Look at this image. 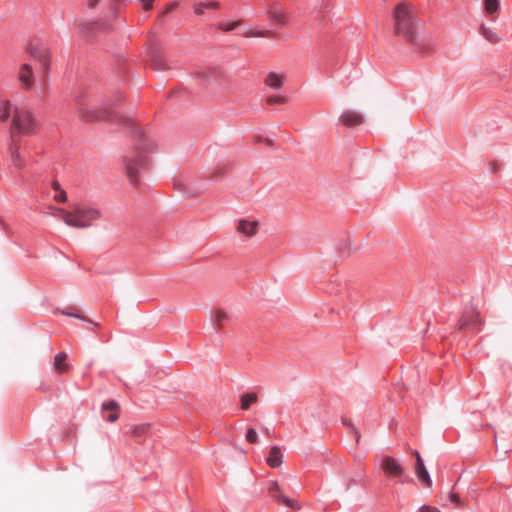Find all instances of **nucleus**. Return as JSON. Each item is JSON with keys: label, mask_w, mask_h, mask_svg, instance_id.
Instances as JSON below:
<instances>
[{"label": "nucleus", "mask_w": 512, "mask_h": 512, "mask_svg": "<svg viewBox=\"0 0 512 512\" xmlns=\"http://www.w3.org/2000/svg\"><path fill=\"white\" fill-rule=\"evenodd\" d=\"M148 56L150 57L155 69L164 70L166 69V63L164 61L163 55L158 47L157 43L154 41H149V45L147 48Z\"/></svg>", "instance_id": "f8f14e48"}, {"label": "nucleus", "mask_w": 512, "mask_h": 512, "mask_svg": "<svg viewBox=\"0 0 512 512\" xmlns=\"http://www.w3.org/2000/svg\"><path fill=\"white\" fill-rule=\"evenodd\" d=\"M103 419L107 422H115L119 418L120 406L115 400H109L101 406Z\"/></svg>", "instance_id": "4468645a"}, {"label": "nucleus", "mask_w": 512, "mask_h": 512, "mask_svg": "<svg viewBox=\"0 0 512 512\" xmlns=\"http://www.w3.org/2000/svg\"><path fill=\"white\" fill-rule=\"evenodd\" d=\"M61 313H62L63 315H65V316H67V317H73V318H76V319H80V320H82V321H85V322H87V323L91 324L94 328L99 327V324H98V323L94 322L93 320H91V319L87 318V317H86V316H84V315H81V314H80V313H78V312H72V311H70V310H68V309H67V310H63Z\"/></svg>", "instance_id": "a878e982"}, {"label": "nucleus", "mask_w": 512, "mask_h": 512, "mask_svg": "<svg viewBox=\"0 0 512 512\" xmlns=\"http://www.w3.org/2000/svg\"><path fill=\"white\" fill-rule=\"evenodd\" d=\"M101 0H87V6L89 9H95Z\"/></svg>", "instance_id": "58836bf2"}, {"label": "nucleus", "mask_w": 512, "mask_h": 512, "mask_svg": "<svg viewBox=\"0 0 512 512\" xmlns=\"http://www.w3.org/2000/svg\"><path fill=\"white\" fill-rule=\"evenodd\" d=\"M257 227V221L242 219L238 222L237 231L241 234L251 237L256 233Z\"/></svg>", "instance_id": "6ab92c4d"}, {"label": "nucleus", "mask_w": 512, "mask_h": 512, "mask_svg": "<svg viewBox=\"0 0 512 512\" xmlns=\"http://www.w3.org/2000/svg\"><path fill=\"white\" fill-rule=\"evenodd\" d=\"M267 464L271 468H277L282 464V453L279 447L273 446L267 457Z\"/></svg>", "instance_id": "412c9836"}, {"label": "nucleus", "mask_w": 512, "mask_h": 512, "mask_svg": "<svg viewBox=\"0 0 512 512\" xmlns=\"http://www.w3.org/2000/svg\"><path fill=\"white\" fill-rule=\"evenodd\" d=\"M29 53L31 57L39 63V69L43 74V78H45L50 69L51 62L49 49L39 43H36L30 45Z\"/></svg>", "instance_id": "6e6552de"}, {"label": "nucleus", "mask_w": 512, "mask_h": 512, "mask_svg": "<svg viewBox=\"0 0 512 512\" xmlns=\"http://www.w3.org/2000/svg\"><path fill=\"white\" fill-rule=\"evenodd\" d=\"M482 325L480 314L473 306L463 310L457 323L460 331L471 333H479L482 330Z\"/></svg>", "instance_id": "423d86ee"}, {"label": "nucleus", "mask_w": 512, "mask_h": 512, "mask_svg": "<svg viewBox=\"0 0 512 512\" xmlns=\"http://www.w3.org/2000/svg\"><path fill=\"white\" fill-rule=\"evenodd\" d=\"M268 16L271 24L273 25H285L286 24V15L283 12V9L280 4H273L268 9Z\"/></svg>", "instance_id": "f3484780"}, {"label": "nucleus", "mask_w": 512, "mask_h": 512, "mask_svg": "<svg viewBox=\"0 0 512 512\" xmlns=\"http://www.w3.org/2000/svg\"><path fill=\"white\" fill-rule=\"evenodd\" d=\"M272 35V31L270 30H263V31H249L244 33L245 37H269Z\"/></svg>", "instance_id": "7c9ffc66"}, {"label": "nucleus", "mask_w": 512, "mask_h": 512, "mask_svg": "<svg viewBox=\"0 0 512 512\" xmlns=\"http://www.w3.org/2000/svg\"><path fill=\"white\" fill-rule=\"evenodd\" d=\"M114 98H115V102L119 103V102H122L125 99V95L122 92H117L115 94Z\"/></svg>", "instance_id": "a19ab883"}, {"label": "nucleus", "mask_w": 512, "mask_h": 512, "mask_svg": "<svg viewBox=\"0 0 512 512\" xmlns=\"http://www.w3.org/2000/svg\"><path fill=\"white\" fill-rule=\"evenodd\" d=\"M257 394L254 392L245 393L241 396L240 407L242 410H248L250 406L257 401Z\"/></svg>", "instance_id": "393cba45"}, {"label": "nucleus", "mask_w": 512, "mask_h": 512, "mask_svg": "<svg viewBox=\"0 0 512 512\" xmlns=\"http://www.w3.org/2000/svg\"><path fill=\"white\" fill-rule=\"evenodd\" d=\"M232 321V317L224 309L218 308L211 313V322L214 330L219 333Z\"/></svg>", "instance_id": "1a4fd4ad"}, {"label": "nucleus", "mask_w": 512, "mask_h": 512, "mask_svg": "<svg viewBox=\"0 0 512 512\" xmlns=\"http://www.w3.org/2000/svg\"><path fill=\"white\" fill-rule=\"evenodd\" d=\"M18 80L23 89H31L34 84V73L31 65L24 63L20 66L18 72Z\"/></svg>", "instance_id": "ddd939ff"}, {"label": "nucleus", "mask_w": 512, "mask_h": 512, "mask_svg": "<svg viewBox=\"0 0 512 512\" xmlns=\"http://www.w3.org/2000/svg\"><path fill=\"white\" fill-rule=\"evenodd\" d=\"M177 7V3L176 2H171V3H168L166 6H165V9L163 10L162 12V16L164 15H167L169 13H171L172 11H174Z\"/></svg>", "instance_id": "c9c22d12"}, {"label": "nucleus", "mask_w": 512, "mask_h": 512, "mask_svg": "<svg viewBox=\"0 0 512 512\" xmlns=\"http://www.w3.org/2000/svg\"><path fill=\"white\" fill-rule=\"evenodd\" d=\"M419 512H440L436 507L424 505L419 509Z\"/></svg>", "instance_id": "4c0bfd02"}, {"label": "nucleus", "mask_w": 512, "mask_h": 512, "mask_svg": "<svg viewBox=\"0 0 512 512\" xmlns=\"http://www.w3.org/2000/svg\"><path fill=\"white\" fill-rule=\"evenodd\" d=\"M241 24V21H232V22H224L220 21L217 23V28L222 31H232L235 30L237 27H239Z\"/></svg>", "instance_id": "c85d7f7f"}, {"label": "nucleus", "mask_w": 512, "mask_h": 512, "mask_svg": "<svg viewBox=\"0 0 512 512\" xmlns=\"http://www.w3.org/2000/svg\"><path fill=\"white\" fill-rule=\"evenodd\" d=\"M284 78H285V76L283 74L270 72L266 76L264 83L271 88L277 89L283 85Z\"/></svg>", "instance_id": "4be33fe9"}, {"label": "nucleus", "mask_w": 512, "mask_h": 512, "mask_svg": "<svg viewBox=\"0 0 512 512\" xmlns=\"http://www.w3.org/2000/svg\"><path fill=\"white\" fill-rule=\"evenodd\" d=\"M122 5L123 0H109L108 14L105 15L100 21L81 23L79 26L81 32L85 35H89L100 30H108L112 28L113 20L116 19Z\"/></svg>", "instance_id": "39448f33"}, {"label": "nucleus", "mask_w": 512, "mask_h": 512, "mask_svg": "<svg viewBox=\"0 0 512 512\" xmlns=\"http://www.w3.org/2000/svg\"><path fill=\"white\" fill-rule=\"evenodd\" d=\"M52 187H53V189H54L55 191L60 190V184H59V182H58V181H53V183H52Z\"/></svg>", "instance_id": "79ce46f5"}, {"label": "nucleus", "mask_w": 512, "mask_h": 512, "mask_svg": "<svg viewBox=\"0 0 512 512\" xmlns=\"http://www.w3.org/2000/svg\"><path fill=\"white\" fill-rule=\"evenodd\" d=\"M492 172L493 173H496L497 172V166L495 163L492 164Z\"/></svg>", "instance_id": "37998d69"}, {"label": "nucleus", "mask_w": 512, "mask_h": 512, "mask_svg": "<svg viewBox=\"0 0 512 512\" xmlns=\"http://www.w3.org/2000/svg\"><path fill=\"white\" fill-rule=\"evenodd\" d=\"M448 499L455 506H461L462 505V501H461L459 495L457 493H454L453 491H451L449 493Z\"/></svg>", "instance_id": "72a5a7b5"}, {"label": "nucleus", "mask_w": 512, "mask_h": 512, "mask_svg": "<svg viewBox=\"0 0 512 512\" xmlns=\"http://www.w3.org/2000/svg\"><path fill=\"white\" fill-rule=\"evenodd\" d=\"M8 151L10 154L11 164L15 168L22 169L26 166V159L20 152V144L18 139H12Z\"/></svg>", "instance_id": "9b49d317"}, {"label": "nucleus", "mask_w": 512, "mask_h": 512, "mask_svg": "<svg viewBox=\"0 0 512 512\" xmlns=\"http://www.w3.org/2000/svg\"><path fill=\"white\" fill-rule=\"evenodd\" d=\"M199 76L203 79H208L210 77L217 79L222 76V71L217 68H208V69L200 72Z\"/></svg>", "instance_id": "cd10ccee"}, {"label": "nucleus", "mask_w": 512, "mask_h": 512, "mask_svg": "<svg viewBox=\"0 0 512 512\" xmlns=\"http://www.w3.org/2000/svg\"><path fill=\"white\" fill-rule=\"evenodd\" d=\"M149 429H150V424L134 425V426L131 427L130 433L134 437H141V436L147 434Z\"/></svg>", "instance_id": "bb28decb"}, {"label": "nucleus", "mask_w": 512, "mask_h": 512, "mask_svg": "<svg viewBox=\"0 0 512 512\" xmlns=\"http://www.w3.org/2000/svg\"><path fill=\"white\" fill-rule=\"evenodd\" d=\"M218 9H220V4L214 0L198 2L193 6V11L197 16L204 15L206 11H216Z\"/></svg>", "instance_id": "a211bd4d"}, {"label": "nucleus", "mask_w": 512, "mask_h": 512, "mask_svg": "<svg viewBox=\"0 0 512 512\" xmlns=\"http://www.w3.org/2000/svg\"><path fill=\"white\" fill-rule=\"evenodd\" d=\"M255 141L256 142H262L263 141V142H265V144L267 146H272L273 145V141L271 139H268V138L262 139L261 137L256 136L255 137Z\"/></svg>", "instance_id": "ea45409f"}, {"label": "nucleus", "mask_w": 512, "mask_h": 512, "mask_svg": "<svg viewBox=\"0 0 512 512\" xmlns=\"http://www.w3.org/2000/svg\"><path fill=\"white\" fill-rule=\"evenodd\" d=\"M414 455L416 457L415 473H416L418 479L420 480V482L424 486L430 487L432 485V480H431L430 475L424 465V461L421 458L418 451H415Z\"/></svg>", "instance_id": "2eb2a0df"}, {"label": "nucleus", "mask_w": 512, "mask_h": 512, "mask_svg": "<svg viewBox=\"0 0 512 512\" xmlns=\"http://www.w3.org/2000/svg\"><path fill=\"white\" fill-rule=\"evenodd\" d=\"M59 193H57L55 196H54V199L55 201L59 202V203H64L66 202L67 200V195H66V192L64 190H58Z\"/></svg>", "instance_id": "f704fd0d"}, {"label": "nucleus", "mask_w": 512, "mask_h": 512, "mask_svg": "<svg viewBox=\"0 0 512 512\" xmlns=\"http://www.w3.org/2000/svg\"><path fill=\"white\" fill-rule=\"evenodd\" d=\"M339 121L346 127H353L362 125L364 118L359 112L347 110L341 114Z\"/></svg>", "instance_id": "dca6fc26"}, {"label": "nucleus", "mask_w": 512, "mask_h": 512, "mask_svg": "<svg viewBox=\"0 0 512 512\" xmlns=\"http://www.w3.org/2000/svg\"><path fill=\"white\" fill-rule=\"evenodd\" d=\"M268 492L272 498H274L277 501L282 502L284 505H286L292 509H297V510L300 509V505L297 502L286 497L285 495H283L281 493L277 481L270 482L269 487H268Z\"/></svg>", "instance_id": "9d476101"}, {"label": "nucleus", "mask_w": 512, "mask_h": 512, "mask_svg": "<svg viewBox=\"0 0 512 512\" xmlns=\"http://www.w3.org/2000/svg\"><path fill=\"white\" fill-rule=\"evenodd\" d=\"M268 105H277V104H285L287 102V98L285 96H269L266 99Z\"/></svg>", "instance_id": "c756f323"}, {"label": "nucleus", "mask_w": 512, "mask_h": 512, "mask_svg": "<svg viewBox=\"0 0 512 512\" xmlns=\"http://www.w3.org/2000/svg\"><path fill=\"white\" fill-rule=\"evenodd\" d=\"M484 11L487 15L491 16L492 20L496 19L495 14L498 12L500 8L499 0H484Z\"/></svg>", "instance_id": "5701e85b"}, {"label": "nucleus", "mask_w": 512, "mask_h": 512, "mask_svg": "<svg viewBox=\"0 0 512 512\" xmlns=\"http://www.w3.org/2000/svg\"><path fill=\"white\" fill-rule=\"evenodd\" d=\"M395 34L422 52H430L433 44L430 38L422 35L423 22L416 18L409 7L398 4L394 9Z\"/></svg>", "instance_id": "f03ea898"}, {"label": "nucleus", "mask_w": 512, "mask_h": 512, "mask_svg": "<svg viewBox=\"0 0 512 512\" xmlns=\"http://www.w3.org/2000/svg\"><path fill=\"white\" fill-rule=\"evenodd\" d=\"M246 440L251 444H255L258 442V435L254 428L247 429Z\"/></svg>", "instance_id": "2f4dec72"}, {"label": "nucleus", "mask_w": 512, "mask_h": 512, "mask_svg": "<svg viewBox=\"0 0 512 512\" xmlns=\"http://www.w3.org/2000/svg\"><path fill=\"white\" fill-rule=\"evenodd\" d=\"M480 34L490 43L496 44L500 41V37L497 35V33L487 27L485 24H481L480 26Z\"/></svg>", "instance_id": "b1692460"}, {"label": "nucleus", "mask_w": 512, "mask_h": 512, "mask_svg": "<svg viewBox=\"0 0 512 512\" xmlns=\"http://www.w3.org/2000/svg\"><path fill=\"white\" fill-rule=\"evenodd\" d=\"M66 359L67 354L65 352H59L55 355L53 366L57 373L64 374L68 372L69 365L65 363Z\"/></svg>", "instance_id": "aec40b11"}, {"label": "nucleus", "mask_w": 512, "mask_h": 512, "mask_svg": "<svg viewBox=\"0 0 512 512\" xmlns=\"http://www.w3.org/2000/svg\"><path fill=\"white\" fill-rule=\"evenodd\" d=\"M9 120L12 139H17L19 134L34 135L40 128L38 120L31 111L14 107L8 99L0 96V122Z\"/></svg>", "instance_id": "7ed1b4c3"}, {"label": "nucleus", "mask_w": 512, "mask_h": 512, "mask_svg": "<svg viewBox=\"0 0 512 512\" xmlns=\"http://www.w3.org/2000/svg\"><path fill=\"white\" fill-rule=\"evenodd\" d=\"M76 109L79 117L87 122L108 120L123 124L130 128L136 138L132 155L123 158L126 174L133 186L140 184V175L149 170L150 160L148 153L154 149V143L129 117L120 115L110 104L98 107V101L90 93H82L75 98Z\"/></svg>", "instance_id": "f257e3e1"}, {"label": "nucleus", "mask_w": 512, "mask_h": 512, "mask_svg": "<svg viewBox=\"0 0 512 512\" xmlns=\"http://www.w3.org/2000/svg\"><path fill=\"white\" fill-rule=\"evenodd\" d=\"M142 4V8L146 11H149L153 7L154 0H140Z\"/></svg>", "instance_id": "e433bc0d"}, {"label": "nucleus", "mask_w": 512, "mask_h": 512, "mask_svg": "<svg viewBox=\"0 0 512 512\" xmlns=\"http://www.w3.org/2000/svg\"><path fill=\"white\" fill-rule=\"evenodd\" d=\"M381 468L389 478L397 479L398 483H412L413 479L405 472L400 462L391 456H384L381 461Z\"/></svg>", "instance_id": "0eeeda50"}, {"label": "nucleus", "mask_w": 512, "mask_h": 512, "mask_svg": "<svg viewBox=\"0 0 512 512\" xmlns=\"http://www.w3.org/2000/svg\"><path fill=\"white\" fill-rule=\"evenodd\" d=\"M59 218L70 227L74 228H86L92 225V223L101 217V212L85 204H77L71 211L64 209L58 210Z\"/></svg>", "instance_id": "20e7f679"}, {"label": "nucleus", "mask_w": 512, "mask_h": 512, "mask_svg": "<svg viewBox=\"0 0 512 512\" xmlns=\"http://www.w3.org/2000/svg\"><path fill=\"white\" fill-rule=\"evenodd\" d=\"M342 422L344 425L351 427V429L353 430V433L355 435L356 441L359 442L361 436H360L358 429L353 425V423L346 418H343Z\"/></svg>", "instance_id": "473e14b6"}]
</instances>
